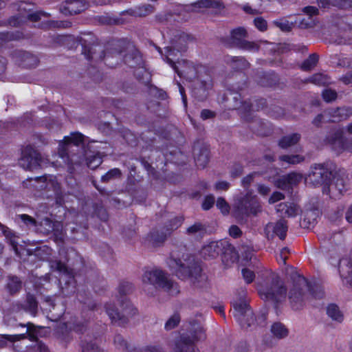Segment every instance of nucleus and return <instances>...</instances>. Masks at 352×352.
Instances as JSON below:
<instances>
[{
  "label": "nucleus",
  "mask_w": 352,
  "mask_h": 352,
  "mask_svg": "<svg viewBox=\"0 0 352 352\" xmlns=\"http://www.w3.org/2000/svg\"><path fill=\"white\" fill-rule=\"evenodd\" d=\"M309 81L316 84V85H324L327 83V79L326 76L322 74H316L311 76L309 79Z\"/></svg>",
  "instance_id": "obj_47"
},
{
  "label": "nucleus",
  "mask_w": 352,
  "mask_h": 352,
  "mask_svg": "<svg viewBox=\"0 0 352 352\" xmlns=\"http://www.w3.org/2000/svg\"><path fill=\"white\" fill-rule=\"evenodd\" d=\"M232 313L242 328L248 329L254 324V314L246 302H234Z\"/></svg>",
  "instance_id": "obj_12"
},
{
  "label": "nucleus",
  "mask_w": 352,
  "mask_h": 352,
  "mask_svg": "<svg viewBox=\"0 0 352 352\" xmlns=\"http://www.w3.org/2000/svg\"><path fill=\"white\" fill-rule=\"evenodd\" d=\"M216 206L223 214H227L229 213L230 206L223 198H218L217 200Z\"/></svg>",
  "instance_id": "obj_46"
},
{
  "label": "nucleus",
  "mask_w": 352,
  "mask_h": 352,
  "mask_svg": "<svg viewBox=\"0 0 352 352\" xmlns=\"http://www.w3.org/2000/svg\"><path fill=\"white\" fill-rule=\"evenodd\" d=\"M256 173H250L242 179V186L244 188L248 187L250 184L253 182Z\"/></svg>",
  "instance_id": "obj_59"
},
{
  "label": "nucleus",
  "mask_w": 352,
  "mask_h": 352,
  "mask_svg": "<svg viewBox=\"0 0 352 352\" xmlns=\"http://www.w3.org/2000/svg\"><path fill=\"white\" fill-rule=\"evenodd\" d=\"M230 183L228 182L219 181L215 184L214 188L218 191L227 190L230 188Z\"/></svg>",
  "instance_id": "obj_57"
},
{
  "label": "nucleus",
  "mask_w": 352,
  "mask_h": 352,
  "mask_svg": "<svg viewBox=\"0 0 352 352\" xmlns=\"http://www.w3.org/2000/svg\"><path fill=\"white\" fill-rule=\"evenodd\" d=\"M279 160L289 165H295L305 161V157L300 155H283Z\"/></svg>",
  "instance_id": "obj_32"
},
{
  "label": "nucleus",
  "mask_w": 352,
  "mask_h": 352,
  "mask_svg": "<svg viewBox=\"0 0 352 352\" xmlns=\"http://www.w3.org/2000/svg\"><path fill=\"white\" fill-rule=\"evenodd\" d=\"M215 116V113L209 109H203L201 112V118L203 120L212 118Z\"/></svg>",
  "instance_id": "obj_63"
},
{
  "label": "nucleus",
  "mask_w": 352,
  "mask_h": 352,
  "mask_svg": "<svg viewBox=\"0 0 352 352\" xmlns=\"http://www.w3.org/2000/svg\"><path fill=\"white\" fill-rule=\"evenodd\" d=\"M303 12L307 15L308 17L313 18L314 16H316L318 14V10L315 6H307L305 7L302 10Z\"/></svg>",
  "instance_id": "obj_55"
},
{
  "label": "nucleus",
  "mask_w": 352,
  "mask_h": 352,
  "mask_svg": "<svg viewBox=\"0 0 352 352\" xmlns=\"http://www.w3.org/2000/svg\"><path fill=\"white\" fill-rule=\"evenodd\" d=\"M196 165L200 168H204L208 162V155L207 151H203L195 158Z\"/></svg>",
  "instance_id": "obj_41"
},
{
  "label": "nucleus",
  "mask_w": 352,
  "mask_h": 352,
  "mask_svg": "<svg viewBox=\"0 0 352 352\" xmlns=\"http://www.w3.org/2000/svg\"><path fill=\"white\" fill-rule=\"evenodd\" d=\"M326 144H329L331 148L340 153L345 148L344 140L343 138V130L342 129H336L331 131L325 139Z\"/></svg>",
  "instance_id": "obj_14"
},
{
  "label": "nucleus",
  "mask_w": 352,
  "mask_h": 352,
  "mask_svg": "<svg viewBox=\"0 0 352 352\" xmlns=\"http://www.w3.org/2000/svg\"><path fill=\"white\" fill-rule=\"evenodd\" d=\"M247 36V31L244 28H237L232 30L231 38L236 45H239Z\"/></svg>",
  "instance_id": "obj_30"
},
{
  "label": "nucleus",
  "mask_w": 352,
  "mask_h": 352,
  "mask_svg": "<svg viewBox=\"0 0 352 352\" xmlns=\"http://www.w3.org/2000/svg\"><path fill=\"white\" fill-rule=\"evenodd\" d=\"M179 321L180 316L177 314H173L165 323V329L169 331L174 329L178 325Z\"/></svg>",
  "instance_id": "obj_43"
},
{
  "label": "nucleus",
  "mask_w": 352,
  "mask_h": 352,
  "mask_svg": "<svg viewBox=\"0 0 352 352\" xmlns=\"http://www.w3.org/2000/svg\"><path fill=\"white\" fill-rule=\"evenodd\" d=\"M241 272L243 277L247 283H250L254 280L255 274L253 271L248 268H243Z\"/></svg>",
  "instance_id": "obj_50"
},
{
  "label": "nucleus",
  "mask_w": 352,
  "mask_h": 352,
  "mask_svg": "<svg viewBox=\"0 0 352 352\" xmlns=\"http://www.w3.org/2000/svg\"><path fill=\"white\" fill-rule=\"evenodd\" d=\"M323 99L327 102H331L337 98V93L332 89H325L322 92Z\"/></svg>",
  "instance_id": "obj_49"
},
{
  "label": "nucleus",
  "mask_w": 352,
  "mask_h": 352,
  "mask_svg": "<svg viewBox=\"0 0 352 352\" xmlns=\"http://www.w3.org/2000/svg\"><path fill=\"white\" fill-rule=\"evenodd\" d=\"M132 289V285L131 283L124 282L120 283L119 286V292L122 294H128Z\"/></svg>",
  "instance_id": "obj_56"
},
{
  "label": "nucleus",
  "mask_w": 352,
  "mask_h": 352,
  "mask_svg": "<svg viewBox=\"0 0 352 352\" xmlns=\"http://www.w3.org/2000/svg\"><path fill=\"white\" fill-rule=\"evenodd\" d=\"M223 242L212 241L204 246L201 254L205 258H215L222 251Z\"/></svg>",
  "instance_id": "obj_23"
},
{
  "label": "nucleus",
  "mask_w": 352,
  "mask_h": 352,
  "mask_svg": "<svg viewBox=\"0 0 352 352\" xmlns=\"http://www.w3.org/2000/svg\"><path fill=\"white\" fill-rule=\"evenodd\" d=\"M48 14L46 12L38 11L35 12H29L27 14V19L32 21H39L42 17H47Z\"/></svg>",
  "instance_id": "obj_48"
},
{
  "label": "nucleus",
  "mask_w": 352,
  "mask_h": 352,
  "mask_svg": "<svg viewBox=\"0 0 352 352\" xmlns=\"http://www.w3.org/2000/svg\"><path fill=\"white\" fill-rule=\"evenodd\" d=\"M26 338L25 333L15 334V335H1L0 336V349L3 348L7 345L8 342H15L21 339Z\"/></svg>",
  "instance_id": "obj_33"
},
{
  "label": "nucleus",
  "mask_w": 352,
  "mask_h": 352,
  "mask_svg": "<svg viewBox=\"0 0 352 352\" xmlns=\"http://www.w3.org/2000/svg\"><path fill=\"white\" fill-rule=\"evenodd\" d=\"M284 195L280 192H274L271 197L269 198L270 204H274L278 201H280L284 199Z\"/></svg>",
  "instance_id": "obj_58"
},
{
  "label": "nucleus",
  "mask_w": 352,
  "mask_h": 352,
  "mask_svg": "<svg viewBox=\"0 0 352 352\" xmlns=\"http://www.w3.org/2000/svg\"><path fill=\"white\" fill-rule=\"evenodd\" d=\"M242 9L247 14H250L252 15L258 14L259 13L258 10L257 9H253L248 4L243 6Z\"/></svg>",
  "instance_id": "obj_64"
},
{
  "label": "nucleus",
  "mask_w": 352,
  "mask_h": 352,
  "mask_svg": "<svg viewBox=\"0 0 352 352\" xmlns=\"http://www.w3.org/2000/svg\"><path fill=\"white\" fill-rule=\"evenodd\" d=\"M276 212L282 217H295L299 213L298 207L291 202L280 203L276 206Z\"/></svg>",
  "instance_id": "obj_22"
},
{
  "label": "nucleus",
  "mask_w": 352,
  "mask_h": 352,
  "mask_svg": "<svg viewBox=\"0 0 352 352\" xmlns=\"http://www.w3.org/2000/svg\"><path fill=\"white\" fill-rule=\"evenodd\" d=\"M19 164L23 169L33 170L47 164V160L32 146H28L22 151Z\"/></svg>",
  "instance_id": "obj_10"
},
{
  "label": "nucleus",
  "mask_w": 352,
  "mask_h": 352,
  "mask_svg": "<svg viewBox=\"0 0 352 352\" xmlns=\"http://www.w3.org/2000/svg\"><path fill=\"white\" fill-rule=\"evenodd\" d=\"M186 46L177 47H166L164 48V56L166 62L173 67L179 76H184L192 81V94L199 100H205L208 91L212 87V80L208 69L202 65H195L192 63L184 61L185 69L179 71L176 65L175 57L180 51L185 50Z\"/></svg>",
  "instance_id": "obj_1"
},
{
  "label": "nucleus",
  "mask_w": 352,
  "mask_h": 352,
  "mask_svg": "<svg viewBox=\"0 0 352 352\" xmlns=\"http://www.w3.org/2000/svg\"><path fill=\"white\" fill-rule=\"evenodd\" d=\"M142 287L148 296L155 295L157 287L163 289L172 296L179 292L177 284L173 282L166 272L157 268L146 270L143 273Z\"/></svg>",
  "instance_id": "obj_4"
},
{
  "label": "nucleus",
  "mask_w": 352,
  "mask_h": 352,
  "mask_svg": "<svg viewBox=\"0 0 352 352\" xmlns=\"http://www.w3.org/2000/svg\"><path fill=\"white\" fill-rule=\"evenodd\" d=\"M256 104H249L245 102L243 104V108L247 111H258L260 109L263 108L265 104V100L264 99H260L259 100H255Z\"/></svg>",
  "instance_id": "obj_38"
},
{
  "label": "nucleus",
  "mask_w": 352,
  "mask_h": 352,
  "mask_svg": "<svg viewBox=\"0 0 352 352\" xmlns=\"http://www.w3.org/2000/svg\"><path fill=\"white\" fill-rule=\"evenodd\" d=\"M183 219L176 217L171 219L168 225H166L165 231L162 232L161 234L157 233H152L151 234V240L154 245H158L162 243L167 235L170 234L172 231L177 230L182 223Z\"/></svg>",
  "instance_id": "obj_13"
},
{
  "label": "nucleus",
  "mask_w": 352,
  "mask_h": 352,
  "mask_svg": "<svg viewBox=\"0 0 352 352\" xmlns=\"http://www.w3.org/2000/svg\"><path fill=\"white\" fill-rule=\"evenodd\" d=\"M106 311L112 322L122 325L127 322L129 318L136 314V309L130 302L126 301L122 305V312H120L113 304L106 305Z\"/></svg>",
  "instance_id": "obj_11"
},
{
  "label": "nucleus",
  "mask_w": 352,
  "mask_h": 352,
  "mask_svg": "<svg viewBox=\"0 0 352 352\" xmlns=\"http://www.w3.org/2000/svg\"><path fill=\"white\" fill-rule=\"evenodd\" d=\"M254 25L260 31H265L267 30V22L261 17H257L254 20Z\"/></svg>",
  "instance_id": "obj_52"
},
{
  "label": "nucleus",
  "mask_w": 352,
  "mask_h": 352,
  "mask_svg": "<svg viewBox=\"0 0 352 352\" xmlns=\"http://www.w3.org/2000/svg\"><path fill=\"white\" fill-rule=\"evenodd\" d=\"M302 175L298 173H291L284 175L276 181V186L283 190H289L293 186L301 182Z\"/></svg>",
  "instance_id": "obj_19"
},
{
  "label": "nucleus",
  "mask_w": 352,
  "mask_h": 352,
  "mask_svg": "<svg viewBox=\"0 0 352 352\" xmlns=\"http://www.w3.org/2000/svg\"><path fill=\"white\" fill-rule=\"evenodd\" d=\"M325 114L327 115V121L333 122H339L352 116V108L340 107L331 109L325 111Z\"/></svg>",
  "instance_id": "obj_21"
},
{
  "label": "nucleus",
  "mask_w": 352,
  "mask_h": 352,
  "mask_svg": "<svg viewBox=\"0 0 352 352\" xmlns=\"http://www.w3.org/2000/svg\"><path fill=\"white\" fill-rule=\"evenodd\" d=\"M230 235L232 237L236 238L241 236V230L236 226H232L229 229Z\"/></svg>",
  "instance_id": "obj_62"
},
{
  "label": "nucleus",
  "mask_w": 352,
  "mask_h": 352,
  "mask_svg": "<svg viewBox=\"0 0 352 352\" xmlns=\"http://www.w3.org/2000/svg\"><path fill=\"white\" fill-rule=\"evenodd\" d=\"M98 349V346L95 342H91L83 344L82 346V352H96Z\"/></svg>",
  "instance_id": "obj_53"
},
{
  "label": "nucleus",
  "mask_w": 352,
  "mask_h": 352,
  "mask_svg": "<svg viewBox=\"0 0 352 352\" xmlns=\"http://www.w3.org/2000/svg\"><path fill=\"white\" fill-rule=\"evenodd\" d=\"M291 279L292 285L289 289L288 297L293 309H299L303 307L308 298L307 292L316 298H320L324 295L322 289L319 286L311 287L305 277L294 272L292 267Z\"/></svg>",
  "instance_id": "obj_3"
},
{
  "label": "nucleus",
  "mask_w": 352,
  "mask_h": 352,
  "mask_svg": "<svg viewBox=\"0 0 352 352\" xmlns=\"http://www.w3.org/2000/svg\"><path fill=\"white\" fill-rule=\"evenodd\" d=\"M256 190L258 194H260L261 196H267L270 194L271 189L270 188L265 184H258L256 186Z\"/></svg>",
  "instance_id": "obj_54"
},
{
  "label": "nucleus",
  "mask_w": 352,
  "mask_h": 352,
  "mask_svg": "<svg viewBox=\"0 0 352 352\" xmlns=\"http://www.w3.org/2000/svg\"><path fill=\"white\" fill-rule=\"evenodd\" d=\"M320 6L327 8L330 6L347 9L352 6L351 0H318Z\"/></svg>",
  "instance_id": "obj_25"
},
{
  "label": "nucleus",
  "mask_w": 352,
  "mask_h": 352,
  "mask_svg": "<svg viewBox=\"0 0 352 352\" xmlns=\"http://www.w3.org/2000/svg\"><path fill=\"white\" fill-rule=\"evenodd\" d=\"M289 253V250L287 248H283L279 254V256L277 258L278 262H283V264H285L286 259L287 258V255Z\"/></svg>",
  "instance_id": "obj_60"
},
{
  "label": "nucleus",
  "mask_w": 352,
  "mask_h": 352,
  "mask_svg": "<svg viewBox=\"0 0 352 352\" xmlns=\"http://www.w3.org/2000/svg\"><path fill=\"white\" fill-rule=\"evenodd\" d=\"M339 271L343 283L349 284L352 287V252L349 258L340 260Z\"/></svg>",
  "instance_id": "obj_20"
},
{
  "label": "nucleus",
  "mask_w": 352,
  "mask_h": 352,
  "mask_svg": "<svg viewBox=\"0 0 352 352\" xmlns=\"http://www.w3.org/2000/svg\"><path fill=\"white\" fill-rule=\"evenodd\" d=\"M183 260L177 258L173 254L167 261L169 267L180 278H191L192 279L199 282L205 280L206 277L201 274L200 267L195 262L194 258L188 255L183 256Z\"/></svg>",
  "instance_id": "obj_5"
},
{
  "label": "nucleus",
  "mask_w": 352,
  "mask_h": 352,
  "mask_svg": "<svg viewBox=\"0 0 352 352\" xmlns=\"http://www.w3.org/2000/svg\"><path fill=\"white\" fill-rule=\"evenodd\" d=\"M214 201V197L213 195H210L206 196L202 204L203 209L205 210L210 209L213 206Z\"/></svg>",
  "instance_id": "obj_51"
},
{
  "label": "nucleus",
  "mask_w": 352,
  "mask_h": 352,
  "mask_svg": "<svg viewBox=\"0 0 352 352\" xmlns=\"http://www.w3.org/2000/svg\"><path fill=\"white\" fill-rule=\"evenodd\" d=\"M274 24L282 31L289 32L294 26V22H290L285 19H280L274 21Z\"/></svg>",
  "instance_id": "obj_37"
},
{
  "label": "nucleus",
  "mask_w": 352,
  "mask_h": 352,
  "mask_svg": "<svg viewBox=\"0 0 352 352\" xmlns=\"http://www.w3.org/2000/svg\"><path fill=\"white\" fill-rule=\"evenodd\" d=\"M86 6L82 0H72L66 3L65 8L70 14L80 13L86 9Z\"/></svg>",
  "instance_id": "obj_27"
},
{
  "label": "nucleus",
  "mask_w": 352,
  "mask_h": 352,
  "mask_svg": "<svg viewBox=\"0 0 352 352\" xmlns=\"http://www.w3.org/2000/svg\"><path fill=\"white\" fill-rule=\"evenodd\" d=\"M102 156L100 153L96 155H87L86 156V163L89 168L94 169L99 166L102 162Z\"/></svg>",
  "instance_id": "obj_35"
},
{
  "label": "nucleus",
  "mask_w": 352,
  "mask_h": 352,
  "mask_svg": "<svg viewBox=\"0 0 352 352\" xmlns=\"http://www.w3.org/2000/svg\"><path fill=\"white\" fill-rule=\"evenodd\" d=\"M206 232V226L200 222H196L186 229V234L190 237L198 239L202 238Z\"/></svg>",
  "instance_id": "obj_24"
},
{
  "label": "nucleus",
  "mask_w": 352,
  "mask_h": 352,
  "mask_svg": "<svg viewBox=\"0 0 352 352\" xmlns=\"http://www.w3.org/2000/svg\"><path fill=\"white\" fill-rule=\"evenodd\" d=\"M28 182L32 183H38L41 184L39 186L34 184H31L35 188H47L51 189L52 188L56 194L58 193V191L60 190V185L56 181V178L52 175L50 176H43L41 177H36L34 179H30V180L27 182H23V185L26 187H28Z\"/></svg>",
  "instance_id": "obj_15"
},
{
  "label": "nucleus",
  "mask_w": 352,
  "mask_h": 352,
  "mask_svg": "<svg viewBox=\"0 0 352 352\" xmlns=\"http://www.w3.org/2000/svg\"><path fill=\"white\" fill-rule=\"evenodd\" d=\"M265 231L268 238H273L274 235H276L280 239L283 240L286 236L287 226L284 220H280L276 223L267 224Z\"/></svg>",
  "instance_id": "obj_17"
},
{
  "label": "nucleus",
  "mask_w": 352,
  "mask_h": 352,
  "mask_svg": "<svg viewBox=\"0 0 352 352\" xmlns=\"http://www.w3.org/2000/svg\"><path fill=\"white\" fill-rule=\"evenodd\" d=\"M32 5L24 1H21L18 4L17 10L19 12V17L26 18L27 14L32 10Z\"/></svg>",
  "instance_id": "obj_42"
},
{
  "label": "nucleus",
  "mask_w": 352,
  "mask_h": 352,
  "mask_svg": "<svg viewBox=\"0 0 352 352\" xmlns=\"http://www.w3.org/2000/svg\"><path fill=\"white\" fill-rule=\"evenodd\" d=\"M234 213L237 218L243 219L250 214L256 215L262 210V207L257 197L248 190L245 195H240L235 199Z\"/></svg>",
  "instance_id": "obj_7"
},
{
  "label": "nucleus",
  "mask_w": 352,
  "mask_h": 352,
  "mask_svg": "<svg viewBox=\"0 0 352 352\" xmlns=\"http://www.w3.org/2000/svg\"><path fill=\"white\" fill-rule=\"evenodd\" d=\"M21 219L28 226H36V221L28 214H21Z\"/></svg>",
  "instance_id": "obj_61"
},
{
  "label": "nucleus",
  "mask_w": 352,
  "mask_h": 352,
  "mask_svg": "<svg viewBox=\"0 0 352 352\" xmlns=\"http://www.w3.org/2000/svg\"><path fill=\"white\" fill-rule=\"evenodd\" d=\"M300 139V135L299 134L294 133L283 137L279 140L278 144L282 148H287L297 144Z\"/></svg>",
  "instance_id": "obj_28"
},
{
  "label": "nucleus",
  "mask_w": 352,
  "mask_h": 352,
  "mask_svg": "<svg viewBox=\"0 0 352 352\" xmlns=\"http://www.w3.org/2000/svg\"><path fill=\"white\" fill-rule=\"evenodd\" d=\"M238 47L250 52L258 50V45L256 43L248 41L246 40H244Z\"/></svg>",
  "instance_id": "obj_45"
},
{
  "label": "nucleus",
  "mask_w": 352,
  "mask_h": 352,
  "mask_svg": "<svg viewBox=\"0 0 352 352\" xmlns=\"http://www.w3.org/2000/svg\"><path fill=\"white\" fill-rule=\"evenodd\" d=\"M37 307L38 303L35 298L31 294H28L26 300L23 305V309L32 315L35 316L37 311Z\"/></svg>",
  "instance_id": "obj_31"
},
{
  "label": "nucleus",
  "mask_w": 352,
  "mask_h": 352,
  "mask_svg": "<svg viewBox=\"0 0 352 352\" xmlns=\"http://www.w3.org/2000/svg\"><path fill=\"white\" fill-rule=\"evenodd\" d=\"M315 20L314 18H298L294 21L295 24H297L300 28H308L313 27L315 25Z\"/></svg>",
  "instance_id": "obj_40"
},
{
  "label": "nucleus",
  "mask_w": 352,
  "mask_h": 352,
  "mask_svg": "<svg viewBox=\"0 0 352 352\" xmlns=\"http://www.w3.org/2000/svg\"><path fill=\"white\" fill-rule=\"evenodd\" d=\"M224 4L221 0H199L186 6V10L192 12H202L206 8H224Z\"/></svg>",
  "instance_id": "obj_16"
},
{
  "label": "nucleus",
  "mask_w": 352,
  "mask_h": 352,
  "mask_svg": "<svg viewBox=\"0 0 352 352\" xmlns=\"http://www.w3.org/2000/svg\"><path fill=\"white\" fill-rule=\"evenodd\" d=\"M327 314L333 320L341 322L343 319L342 314L336 305H329L327 308Z\"/></svg>",
  "instance_id": "obj_34"
},
{
  "label": "nucleus",
  "mask_w": 352,
  "mask_h": 352,
  "mask_svg": "<svg viewBox=\"0 0 352 352\" xmlns=\"http://www.w3.org/2000/svg\"><path fill=\"white\" fill-rule=\"evenodd\" d=\"M121 175V172L118 168H113L109 170L105 175L101 177L102 182H108L110 180L119 177Z\"/></svg>",
  "instance_id": "obj_44"
},
{
  "label": "nucleus",
  "mask_w": 352,
  "mask_h": 352,
  "mask_svg": "<svg viewBox=\"0 0 352 352\" xmlns=\"http://www.w3.org/2000/svg\"><path fill=\"white\" fill-rule=\"evenodd\" d=\"M86 141V137L78 132L71 133L69 136L65 137L63 142H60L58 155L61 159V162H57L58 164H69L70 160L69 151L72 146H78L80 144H84Z\"/></svg>",
  "instance_id": "obj_9"
},
{
  "label": "nucleus",
  "mask_w": 352,
  "mask_h": 352,
  "mask_svg": "<svg viewBox=\"0 0 352 352\" xmlns=\"http://www.w3.org/2000/svg\"><path fill=\"white\" fill-rule=\"evenodd\" d=\"M186 329L188 332L183 333L175 340V352H199L195 344L205 338L202 326L199 322L192 321L189 322Z\"/></svg>",
  "instance_id": "obj_6"
},
{
  "label": "nucleus",
  "mask_w": 352,
  "mask_h": 352,
  "mask_svg": "<svg viewBox=\"0 0 352 352\" xmlns=\"http://www.w3.org/2000/svg\"><path fill=\"white\" fill-rule=\"evenodd\" d=\"M21 287V282L17 277H10L8 283V288L10 293L17 292Z\"/></svg>",
  "instance_id": "obj_39"
},
{
  "label": "nucleus",
  "mask_w": 352,
  "mask_h": 352,
  "mask_svg": "<svg viewBox=\"0 0 352 352\" xmlns=\"http://www.w3.org/2000/svg\"><path fill=\"white\" fill-rule=\"evenodd\" d=\"M318 60V56L315 54H312L302 63L300 68L304 71L311 70L316 65Z\"/></svg>",
  "instance_id": "obj_36"
},
{
  "label": "nucleus",
  "mask_w": 352,
  "mask_h": 352,
  "mask_svg": "<svg viewBox=\"0 0 352 352\" xmlns=\"http://www.w3.org/2000/svg\"><path fill=\"white\" fill-rule=\"evenodd\" d=\"M270 330L272 335L278 339L285 338L289 333V330L286 326L280 322L273 323Z\"/></svg>",
  "instance_id": "obj_26"
},
{
  "label": "nucleus",
  "mask_w": 352,
  "mask_h": 352,
  "mask_svg": "<svg viewBox=\"0 0 352 352\" xmlns=\"http://www.w3.org/2000/svg\"><path fill=\"white\" fill-rule=\"evenodd\" d=\"M154 8L151 5L145 4L137 6L130 10V14L135 16H144L153 13Z\"/></svg>",
  "instance_id": "obj_29"
},
{
  "label": "nucleus",
  "mask_w": 352,
  "mask_h": 352,
  "mask_svg": "<svg viewBox=\"0 0 352 352\" xmlns=\"http://www.w3.org/2000/svg\"><path fill=\"white\" fill-rule=\"evenodd\" d=\"M306 181L314 186H321L323 194L331 198L339 199L346 192L349 179L345 170H340L332 173L328 164H314L311 166Z\"/></svg>",
  "instance_id": "obj_2"
},
{
  "label": "nucleus",
  "mask_w": 352,
  "mask_h": 352,
  "mask_svg": "<svg viewBox=\"0 0 352 352\" xmlns=\"http://www.w3.org/2000/svg\"><path fill=\"white\" fill-rule=\"evenodd\" d=\"M261 298L273 302H280L286 298V289L279 276L273 275L270 285L261 286L258 289Z\"/></svg>",
  "instance_id": "obj_8"
},
{
  "label": "nucleus",
  "mask_w": 352,
  "mask_h": 352,
  "mask_svg": "<svg viewBox=\"0 0 352 352\" xmlns=\"http://www.w3.org/2000/svg\"><path fill=\"white\" fill-rule=\"evenodd\" d=\"M50 266L52 269L60 273V276L59 281L61 285L63 283H64L65 285L74 283L73 272L71 270H69L64 263L60 261H54L51 262Z\"/></svg>",
  "instance_id": "obj_18"
}]
</instances>
